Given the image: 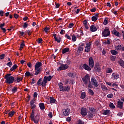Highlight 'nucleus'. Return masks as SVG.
<instances>
[{
  "label": "nucleus",
  "instance_id": "f257e3e1",
  "mask_svg": "<svg viewBox=\"0 0 124 124\" xmlns=\"http://www.w3.org/2000/svg\"><path fill=\"white\" fill-rule=\"evenodd\" d=\"M82 67L85 70H87V71H91L92 68L94 67V61L93 60V57H90L89 58L88 65L87 63L83 64L82 65Z\"/></svg>",
  "mask_w": 124,
  "mask_h": 124
},
{
  "label": "nucleus",
  "instance_id": "f03ea898",
  "mask_svg": "<svg viewBox=\"0 0 124 124\" xmlns=\"http://www.w3.org/2000/svg\"><path fill=\"white\" fill-rule=\"evenodd\" d=\"M11 74H7L5 77L4 79H6L5 82L6 84H13L15 82V78L13 76H11Z\"/></svg>",
  "mask_w": 124,
  "mask_h": 124
},
{
  "label": "nucleus",
  "instance_id": "7ed1b4c3",
  "mask_svg": "<svg viewBox=\"0 0 124 124\" xmlns=\"http://www.w3.org/2000/svg\"><path fill=\"white\" fill-rule=\"evenodd\" d=\"M110 30L109 29V28L106 27L102 33V35L103 36V37H107V36H110Z\"/></svg>",
  "mask_w": 124,
  "mask_h": 124
},
{
  "label": "nucleus",
  "instance_id": "20e7f679",
  "mask_svg": "<svg viewBox=\"0 0 124 124\" xmlns=\"http://www.w3.org/2000/svg\"><path fill=\"white\" fill-rule=\"evenodd\" d=\"M91 78L89 76V74H87L84 77L82 78V80L85 85H88L89 82H90Z\"/></svg>",
  "mask_w": 124,
  "mask_h": 124
},
{
  "label": "nucleus",
  "instance_id": "39448f33",
  "mask_svg": "<svg viewBox=\"0 0 124 124\" xmlns=\"http://www.w3.org/2000/svg\"><path fill=\"white\" fill-rule=\"evenodd\" d=\"M52 78L53 77L51 76H49L48 77L45 76L43 79V82H44V84L43 83L42 84V86H46V84H47V81H50L52 80Z\"/></svg>",
  "mask_w": 124,
  "mask_h": 124
},
{
  "label": "nucleus",
  "instance_id": "423d86ee",
  "mask_svg": "<svg viewBox=\"0 0 124 124\" xmlns=\"http://www.w3.org/2000/svg\"><path fill=\"white\" fill-rule=\"evenodd\" d=\"M91 48H92V42H89L86 44L85 52L89 53V52H91Z\"/></svg>",
  "mask_w": 124,
  "mask_h": 124
},
{
  "label": "nucleus",
  "instance_id": "0eeeda50",
  "mask_svg": "<svg viewBox=\"0 0 124 124\" xmlns=\"http://www.w3.org/2000/svg\"><path fill=\"white\" fill-rule=\"evenodd\" d=\"M91 83L93 86H94L96 87H98L99 86V84H98V82H97V80H96V79H95V78H91Z\"/></svg>",
  "mask_w": 124,
  "mask_h": 124
},
{
  "label": "nucleus",
  "instance_id": "6e6552de",
  "mask_svg": "<svg viewBox=\"0 0 124 124\" xmlns=\"http://www.w3.org/2000/svg\"><path fill=\"white\" fill-rule=\"evenodd\" d=\"M68 67H69V66H68V65H67V64H61V65L59 67V69L60 71L65 70L67 69Z\"/></svg>",
  "mask_w": 124,
  "mask_h": 124
},
{
  "label": "nucleus",
  "instance_id": "1a4fd4ad",
  "mask_svg": "<svg viewBox=\"0 0 124 124\" xmlns=\"http://www.w3.org/2000/svg\"><path fill=\"white\" fill-rule=\"evenodd\" d=\"M31 121H33L34 124H38L39 122V116L36 115L33 117V119L32 118H31Z\"/></svg>",
  "mask_w": 124,
  "mask_h": 124
},
{
  "label": "nucleus",
  "instance_id": "9d476101",
  "mask_svg": "<svg viewBox=\"0 0 124 124\" xmlns=\"http://www.w3.org/2000/svg\"><path fill=\"white\" fill-rule=\"evenodd\" d=\"M124 102H122L121 100H119L117 103V108H119V109H123L124 108Z\"/></svg>",
  "mask_w": 124,
  "mask_h": 124
},
{
  "label": "nucleus",
  "instance_id": "9b49d317",
  "mask_svg": "<svg viewBox=\"0 0 124 124\" xmlns=\"http://www.w3.org/2000/svg\"><path fill=\"white\" fill-rule=\"evenodd\" d=\"M81 115L82 116H87L88 114V112H87V108H82L81 110V112H80Z\"/></svg>",
  "mask_w": 124,
  "mask_h": 124
},
{
  "label": "nucleus",
  "instance_id": "f8f14e48",
  "mask_svg": "<svg viewBox=\"0 0 124 124\" xmlns=\"http://www.w3.org/2000/svg\"><path fill=\"white\" fill-rule=\"evenodd\" d=\"M53 37H54V38L55 41H56V42H58V43H60L61 42V41H62V39L61 38V36L59 35V39H58V35H57V34H53Z\"/></svg>",
  "mask_w": 124,
  "mask_h": 124
},
{
  "label": "nucleus",
  "instance_id": "ddd939ff",
  "mask_svg": "<svg viewBox=\"0 0 124 124\" xmlns=\"http://www.w3.org/2000/svg\"><path fill=\"white\" fill-rule=\"evenodd\" d=\"M69 114H70V109L66 108L64 109V111L63 112V114L64 115V116H69Z\"/></svg>",
  "mask_w": 124,
  "mask_h": 124
},
{
  "label": "nucleus",
  "instance_id": "4468645a",
  "mask_svg": "<svg viewBox=\"0 0 124 124\" xmlns=\"http://www.w3.org/2000/svg\"><path fill=\"white\" fill-rule=\"evenodd\" d=\"M90 31L92 32H94V31H97V28H96V26L95 25H91L90 27Z\"/></svg>",
  "mask_w": 124,
  "mask_h": 124
},
{
  "label": "nucleus",
  "instance_id": "2eb2a0df",
  "mask_svg": "<svg viewBox=\"0 0 124 124\" xmlns=\"http://www.w3.org/2000/svg\"><path fill=\"white\" fill-rule=\"evenodd\" d=\"M42 84L44 85V82L42 81V78H39L36 84L37 86H42V87H45L46 86L42 85Z\"/></svg>",
  "mask_w": 124,
  "mask_h": 124
},
{
  "label": "nucleus",
  "instance_id": "dca6fc26",
  "mask_svg": "<svg viewBox=\"0 0 124 124\" xmlns=\"http://www.w3.org/2000/svg\"><path fill=\"white\" fill-rule=\"evenodd\" d=\"M112 76L113 78L115 79V80H117V79H119L120 78V75L117 73H113L112 74Z\"/></svg>",
  "mask_w": 124,
  "mask_h": 124
},
{
  "label": "nucleus",
  "instance_id": "f3484780",
  "mask_svg": "<svg viewBox=\"0 0 124 124\" xmlns=\"http://www.w3.org/2000/svg\"><path fill=\"white\" fill-rule=\"evenodd\" d=\"M62 92H70V87L69 86H64Z\"/></svg>",
  "mask_w": 124,
  "mask_h": 124
},
{
  "label": "nucleus",
  "instance_id": "a211bd4d",
  "mask_svg": "<svg viewBox=\"0 0 124 124\" xmlns=\"http://www.w3.org/2000/svg\"><path fill=\"white\" fill-rule=\"evenodd\" d=\"M95 69V71L96 73V72H98V74L99 75H101V68L100 67H98L97 68H94Z\"/></svg>",
  "mask_w": 124,
  "mask_h": 124
},
{
  "label": "nucleus",
  "instance_id": "6ab92c4d",
  "mask_svg": "<svg viewBox=\"0 0 124 124\" xmlns=\"http://www.w3.org/2000/svg\"><path fill=\"white\" fill-rule=\"evenodd\" d=\"M23 80V78H21V77H18L15 78V83H19L20 81Z\"/></svg>",
  "mask_w": 124,
  "mask_h": 124
},
{
  "label": "nucleus",
  "instance_id": "aec40b11",
  "mask_svg": "<svg viewBox=\"0 0 124 124\" xmlns=\"http://www.w3.org/2000/svg\"><path fill=\"white\" fill-rule=\"evenodd\" d=\"M112 33L113 34H114L116 36H117L118 37H120V36H121V34L116 30H113Z\"/></svg>",
  "mask_w": 124,
  "mask_h": 124
},
{
  "label": "nucleus",
  "instance_id": "412c9836",
  "mask_svg": "<svg viewBox=\"0 0 124 124\" xmlns=\"http://www.w3.org/2000/svg\"><path fill=\"white\" fill-rule=\"evenodd\" d=\"M42 66V63L41 62H37L35 65V68H40Z\"/></svg>",
  "mask_w": 124,
  "mask_h": 124
},
{
  "label": "nucleus",
  "instance_id": "4be33fe9",
  "mask_svg": "<svg viewBox=\"0 0 124 124\" xmlns=\"http://www.w3.org/2000/svg\"><path fill=\"white\" fill-rule=\"evenodd\" d=\"M35 73L34 75H38V74H40V73L41 72V69L35 68Z\"/></svg>",
  "mask_w": 124,
  "mask_h": 124
},
{
  "label": "nucleus",
  "instance_id": "5701e85b",
  "mask_svg": "<svg viewBox=\"0 0 124 124\" xmlns=\"http://www.w3.org/2000/svg\"><path fill=\"white\" fill-rule=\"evenodd\" d=\"M59 87L60 92H62V90H63V88H64V87L63 86V84H62V82H60L59 83Z\"/></svg>",
  "mask_w": 124,
  "mask_h": 124
},
{
  "label": "nucleus",
  "instance_id": "b1692460",
  "mask_svg": "<svg viewBox=\"0 0 124 124\" xmlns=\"http://www.w3.org/2000/svg\"><path fill=\"white\" fill-rule=\"evenodd\" d=\"M118 63H119L120 66H122L123 68H124V60L121 59L118 61Z\"/></svg>",
  "mask_w": 124,
  "mask_h": 124
},
{
  "label": "nucleus",
  "instance_id": "393cba45",
  "mask_svg": "<svg viewBox=\"0 0 124 124\" xmlns=\"http://www.w3.org/2000/svg\"><path fill=\"white\" fill-rule=\"evenodd\" d=\"M39 107L41 110H44L45 109V106H44V104L43 103H40L39 104Z\"/></svg>",
  "mask_w": 124,
  "mask_h": 124
},
{
  "label": "nucleus",
  "instance_id": "a878e982",
  "mask_svg": "<svg viewBox=\"0 0 124 124\" xmlns=\"http://www.w3.org/2000/svg\"><path fill=\"white\" fill-rule=\"evenodd\" d=\"M69 47H65L62 50V54H65V53H67V52H69Z\"/></svg>",
  "mask_w": 124,
  "mask_h": 124
},
{
  "label": "nucleus",
  "instance_id": "bb28decb",
  "mask_svg": "<svg viewBox=\"0 0 124 124\" xmlns=\"http://www.w3.org/2000/svg\"><path fill=\"white\" fill-rule=\"evenodd\" d=\"M110 114H111L110 110H104L103 112V115H110Z\"/></svg>",
  "mask_w": 124,
  "mask_h": 124
},
{
  "label": "nucleus",
  "instance_id": "cd10ccee",
  "mask_svg": "<svg viewBox=\"0 0 124 124\" xmlns=\"http://www.w3.org/2000/svg\"><path fill=\"white\" fill-rule=\"evenodd\" d=\"M17 68H18V65H17V64H15L10 69V71H13V70H15L17 69Z\"/></svg>",
  "mask_w": 124,
  "mask_h": 124
},
{
  "label": "nucleus",
  "instance_id": "c85d7f7f",
  "mask_svg": "<svg viewBox=\"0 0 124 124\" xmlns=\"http://www.w3.org/2000/svg\"><path fill=\"white\" fill-rule=\"evenodd\" d=\"M101 88L102 89V90L103 91V92H106V91H108V89L104 85H101Z\"/></svg>",
  "mask_w": 124,
  "mask_h": 124
},
{
  "label": "nucleus",
  "instance_id": "c756f323",
  "mask_svg": "<svg viewBox=\"0 0 124 124\" xmlns=\"http://www.w3.org/2000/svg\"><path fill=\"white\" fill-rule=\"evenodd\" d=\"M80 98H81V99H84V98H86V92L81 93Z\"/></svg>",
  "mask_w": 124,
  "mask_h": 124
},
{
  "label": "nucleus",
  "instance_id": "7c9ffc66",
  "mask_svg": "<svg viewBox=\"0 0 124 124\" xmlns=\"http://www.w3.org/2000/svg\"><path fill=\"white\" fill-rule=\"evenodd\" d=\"M17 92H18V88L16 87H14L12 89V93H17Z\"/></svg>",
  "mask_w": 124,
  "mask_h": 124
},
{
  "label": "nucleus",
  "instance_id": "2f4dec72",
  "mask_svg": "<svg viewBox=\"0 0 124 124\" xmlns=\"http://www.w3.org/2000/svg\"><path fill=\"white\" fill-rule=\"evenodd\" d=\"M88 93L90 95H93L94 94V92H93V91L92 89H89L88 90Z\"/></svg>",
  "mask_w": 124,
  "mask_h": 124
},
{
  "label": "nucleus",
  "instance_id": "473e14b6",
  "mask_svg": "<svg viewBox=\"0 0 124 124\" xmlns=\"http://www.w3.org/2000/svg\"><path fill=\"white\" fill-rule=\"evenodd\" d=\"M115 49L117 51H121V50H122V46L121 45H119L115 47Z\"/></svg>",
  "mask_w": 124,
  "mask_h": 124
},
{
  "label": "nucleus",
  "instance_id": "72a5a7b5",
  "mask_svg": "<svg viewBox=\"0 0 124 124\" xmlns=\"http://www.w3.org/2000/svg\"><path fill=\"white\" fill-rule=\"evenodd\" d=\"M56 102V99L54 98L53 97H50V103H55Z\"/></svg>",
  "mask_w": 124,
  "mask_h": 124
},
{
  "label": "nucleus",
  "instance_id": "f704fd0d",
  "mask_svg": "<svg viewBox=\"0 0 124 124\" xmlns=\"http://www.w3.org/2000/svg\"><path fill=\"white\" fill-rule=\"evenodd\" d=\"M88 117H89V119H93V114L92 112L90 111L88 113Z\"/></svg>",
  "mask_w": 124,
  "mask_h": 124
},
{
  "label": "nucleus",
  "instance_id": "c9c22d12",
  "mask_svg": "<svg viewBox=\"0 0 124 124\" xmlns=\"http://www.w3.org/2000/svg\"><path fill=\"white\" fill-rule=\"evenodd\" d=\"M116 56H113V55H111L110 56V59L111 61V62H115V61H116Z\"/></svg>",
  "mask_w": 124,
  "mask_h": 124
},
{
  "label": "nucleus",
  "instance_id": "e433bc0d",
  "mask_svg": "<svg viewBox=\"0 0 124 124\" xmlns=\"http://www.w3.org/2000/svg\"><path fill=\"white\" fill-rule=\"evenodd\" d=\"M77 39V37L76 36H75V34H73L72 35V41H73L74 42H75V41H76Z\"/></svg>",
  "mask_w": 124,
  "mask_h": 124
},
{
  "label": "nucleus",
  "instance_id": "4c0bfd02",
  "mask_svg": "<svg viewBox=\"0 0 124 124\" xmlns=\"http://www.w3.org/2000/svg\"><path fill=\"white\" fill-rule=\"evenodd\" d=\"M109 106L110 108H111L112 109H115V108H116V107L115 106L114 104H113V103H110L109 104Z\"/></svg>",
  "mask_w": 124,
  "mask_h": 124
},
{
  "label": "nucleus",
  "instance_id": "58836bf2",
  "mask_svg": "<svg viewBox=\"0 0 124 124\" xmlns=\"http://www.w3.org/2000/svg\"><path fill=\"white\" fill-rule=\"evenodd\" d=\"M110 52H111V54L113 55H117V54L118 53V51H117L115 50H111Z\"/></svg>",
  "mask_w": 124,
  "mask_h": 124
},
{
  "label": "nucleus",
  "instance_id": "ea45409f",
  "mask_svg": "<svg viewBox=\"0 0 124 124\" xmlns=\"http://www.w3.org/2000/svg\"><path fill=\"white\" fill-rule=\"evenodd\" d=\"M28 25H29V21L25 22L23 25V29H27L28 28Z\"/></svg>",
  "mask_w": 124,
  "mask_h": 124
},
{
  "label": "nucleus",
  "instance_id": "a19ab883",
  "mask_svg": "<svg viewBox=\"0 0 124 124\" xmlns=\"http://www.w3.org/2000/svg\"><path fill=\"white\" fill-rule=\"evenodd\" d=\"M14 114H15V111H12L9 113L8 115L9 117H13V116H14Z\"/></svg>",
  "mask_w": 124,
  "mask_h": 124
},
{
  "label": "nucleus",
  "instance_id": "79ce46f5",
  "mask_svg": "<svg viewBox=\"0 0 124 124\" xmlns=\"http://www.w3.org/2000/svg\"><path fill=\"white\" fill-rule=\"evenodd\" d=\"M98 19V17H97L96 16H93L92 17V21H93V22H96V20Z\"/></svg>",
  "mask_w": 124,
  "mask_h": 124
},
{
  "label": "nucleus",
  "instance_id": "37998d69",
  "mask_svg": "<svg viewBox=\"0 0 124 124\" xmlns=\"http://www.w3.org/2000/svg\"><path fill=\"white\" fill-rule=\"evenodd\" d=\"M88 88H89V89H93V86L92 84V82H91V81H89V82H88Z\"/></svg>",
  "mask_w": 124,
  "mask_h": 124
},
{
  "label": "nucleus",
  "instance_id": "c03bdc74",
  "mask_svg": "<svg viewBox=\"0 0 124 124\" xmlns=\"http://www.w3.org/2000/svg\"><path fill=\"white\" fill-rule=\"evenodd\" d=\"M107 73H112L113 72V70L111 68H108L106 71Z\"/></svg>",
  "mask_w": 124,
  "mask_h": 124
},
{
  "label": "nucleus",
  "instance_id": "a18cd8bd",
  "mask_svg": "<svg viewBox=\"0 0 124 124\" xmlns=\"http://www.w3.org/2000/svg\"><path fill=\"white\" fill-rule=\"evenodd\" d=\"M31 76V72L29 71H27L25 74V77H30Z\"/></svg>",
  "mask_w": 124,
  "mask_h": 124
},
{
  "label": "nucleus",
  "instance_id": "49530a36",
  "mask_svg": "<svg viewBox=\"0 0 124 124\" xmlns=\"http://www.w3.org/2000/svg\"><path fill=\"white\" fill-rule=\"evenodd\" d=\"M68 76L71 77V78H74V73H68Z\"/></svg>",
  "mask_w": 124,
  "mask_h": 124
},
{
  "label": "nucleus",
  "instance_id": "de8ad7c7",
  "mask_svg": "<svg viewBox=\"0 0 124 124\" xmlns=\"http://www.w3.org/2000/svg\"><path fill=\"white\" fill-rule=\"evenodd\" d=\"M33 117H34V110L33 109L31 115V118L33 119Z\"/></svg>",
  "mask_w": 124,
  "mask_h": 124
},
{
  "label": "nucleus",
  "instance_id": "09e8293b",
  "mask_svg": "<svg viewBox=\"0 0 124 124\" xmlns=\"http://www.w3.org/2000/svg\"><path fill=\"white\" fill-rule=\"evenodd\" d=\"M103 24L105 25V26H106V25L108 24V19L105 18L104 20Z\"/></svg>",
  "mask_w": 124,
  "mask_h": 124
},
{
  "label": "nucleus",
  "instance_id": "8fccbe9b",
  "mask_svg": "<svg viewBox=\"0 0 124 124\" xmlns=\"http://www.w3.org/2000/svg\"><path fill=\"white\" fill-rule=\"evenodd\" d=\"M42 41H43V40L42 39V38H38L37 40V42H38V43L39 44H40L41 43H42Z\"/></svg>",
  "mask_w": 124,
  "mask_h": 124
},
{
  "label": "nucleus",
  "instance_id": "3c124183",
  "mask_svg": "<svg viewBox=\"0 0 124 124\" xmlns=\"http://www.w3.org/2000/svg\"><path fill=\"white\" fill-rule=\"evenodd\" d=\"M113 95L112 93L108 94L107 96L108 98H112V97H113Z\"/></svg>",
  "mask_w": 124,
  "mask_h": 124
},
{
  "label": "nucleus",
  "instance_id": "603ef678",
  "mask_svg": "<svg viewBox=\"0 0 124 124\" xmlns=\"http://www.w3.org/2000/svg\"><path fill=\"white\" fill-rule=\"evenodd\" d=\"M49 30H50V28L46 27L44 29V31H45V32H46V33H47V32H48V31H49Z\"/></svg>",
  "mask_w": 124,
  "mask_h": 124
},
{
  "label": "nucleus",
  "instance_id": "864d4df0",
  "mask_svg": "<svg viewBox=\"0 0 124 124\" xmlns=\"http://www.w3.org/2000/svg\"><path fill=\"white\" fill-rule=\"evenodd\" d=\"M31 106V109H34V108H35V107H36V105H35L34 104H30Z\"/></svg>",
  "mask_w": 124,
  "mask_h": 124
},
{
  "label": "nucleus",
  "instance_id": "5fc2aeb1",
  "mask_svg": "<svg viewBox=\"0 0 124 124\" xmlns=\"http://www.w3.org/2000/svg\"><path fill=\"white\" fill-rule=\"evenodd\" d=\"M111 12L113 13L115 15H117L118 14V13L117 12V11H115V9H113L111 10Z\"/></svg>",
  "mask_w": 124,
  "mask_h": 124
},
{
  "label": "nucleus",
  "instance_id": "6e6d98bb",
  "mask_svg": "<svg viewBox=\"0 0 124 124\" xmlns=\"http://www.w3.org/2000/svg\"><path fill=\"white\" fill-rule=\"evenodd\" d=\"M78 50L79 52H81L83 51V50H84V48L83 47V46H79L78 48Z\"/></svg>",
  "mask_w": 124,
  "mask_h": 124
},
{
  "label": "nucleus",
  "instance_id": "4d7b16f0",
  "mask_svg": "<svg viewBox=\"0 0 124 124\" xmlns=\"http://www.w3.org/2000/svg\"><path fill=\"white\" fill-rule=\"evenodd\" d=\"M7 65L9 67H11V66H12V62H8L7 63Z\"/></svg>",
  "mask_w": 124,
  "mask_h": 124
},
{
  "label": "nucleus",
  "instance_id": "13d9d810",
  "mask_svg": "<svg viewBox=\"0 0 124 124\" xmlns=\"http://www.w3.org/2000/svg\"><path fill=\"white\" fill-rule=\"evenodd\" d=\"M34 103H35V100L33 98L30 101V104H34Z\"/></svg>",
  "mask_w": 124,
  "mask_h": 124
},
{
  "label": "nucleus",
  "instance_id": "bf43d9fd",
  "mask_svg": "<svg viewBox=\"0 0 124 124\" xmlns=\"http://www.w3.org/2000/svg\"><path fill=\"white\" fill-rule=\"evenodd\" d=\"M5 56V54H1L0 55V60H3L4 59V57Z\"/></svg>",
  "mask_w": 124,
  "mask_h": 124
},
{
  "label": "nucleus",
  "instance_id": "052dcab7",
  "mask_svg": "<svg viewBox=\"0 0 124 124\" xmlns=\"http://www.w3.org/2000/svg\"><path fill=\"white\" fill-rule=\"evenodd\" d=\"M66 63L68 64V65L71 63V61H70V60L68 59V58H67Z\"/></svg>",
  "mask_w": 124,
  "mask_h": 124
},
{
  "label": "nucleus",
  "instance_id": "680f3d73",
  "mask_svg": "<svg viewBox=\"0 0 124 124\" xmlns=\"http://www.w3.org/2000/svg\"><path fill=\"white\" fill-rule=\"evenodd\" d=\"M25 46V43H24V41H22L21 44L20 45V48H24Z\"/></svg>",
  "mask_w": 124,
  "mask_h": 124
},
{
  "label": "nucleus",
  "instance_id": "e2e57ef3",
  "mask_svg": "<svg viewBox=\"0 0 124 124\" xmlns=\"http://www.w3.org/2000/svg\"><path fill=\"white\" fill-rule=\"evenodd\" d=\"M65 37H66L67 39H71V37H70V36L68 35L67 34H66L65 35Z\"/></svg>",
  "mask_w": 124,
  "mask_h": 124
},
{
  "label": "nucleus",
  "instance_id": "0e129e2a",
  "mask_svg": "<svg viewBox=\"0 0 124 124\" xmlns=\"http://www.w3.org/2000/svg\"><path fill=\"white\" fill-rule=\"evenodd\" d=\"M66 122H68L69 123V122H71V117H69L66 118Z\"/></svg>",
  "mask_w": 124,
  "mask_h": 124
},
{
  "label": "nucleus",
  "instance_id": "69168bd1",
  "mask_svg": "<svg viewBox=\"0 0 124 124\" xmlns=\"http://www.w3.org/2000/svg\"><path fill=\"white\" fill-rule=\"evenodd\" d=\"M48 116L49 118H53V113L49 112V113L48 114Z\"/></svg>",
  "mask_w": 124,
  "mask_h": 124
},
{
  "label": "nucleus",
  "instance_id": "338daca9",
  "mask_svg": "<svg viewBox=\"0 0 124 124\" xmlns=\"http://www.w3.org/2000/svg\"><path fill=\"white\" fill-rule=\"evenodd\" d=\"M73 26H74V24L70 23L69 24L68 28H69V29H71V28H73Z\"/></svg>",
  "mask_w": 124,
  "mask_h": 124
},
{
  "label": "nucleus",
  "instance_id": "774afa93",
  "mask_svg": "<svg viewBox=\"0 0 124 124\" xmlns=\"http://www.w3.org/2000/svg\"><path fill=\"white\" fill-rule=\"evenodd\" d=\"M4 13V12H3L2 10L0 11V16L2 17L3 16V14Z\"/></svg>",
  "mask_w": 124,
  "mask_h": 124
}]
</instances>
